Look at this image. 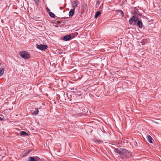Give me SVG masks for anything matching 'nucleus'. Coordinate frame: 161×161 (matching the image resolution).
Listing matches in <instances>:
<instances>
[{"label":"nucleus","mask_w":161,"mask_h":161,"mask_svg":"<svg viewBox=\"0 0 161 161\" xmlns=\"http://www.w3.org/2000/svg\"><path fill=\"white\" fill-rule=\"evenodd\" d=\"M35 158L37 160V161H39L38 160L40 159V158L39 157H36Z\"/></svg>","instance_id":"obj_20"},{"label":"nucleus","mask_w":161,"mask_h":161,"mask_svg":"<svg viewBox=\"0 0 161 161\" xmlns=\"http://www.w3.org/2000/svg\"><path fill=\"white\" fill-rule=\"evenodd\" d=\"M20 56L25 59H27L31 57L30 54L27 52L22 51L19 53Z\"/></svg>","instance_id":"obj_3"},{"label":"nucleus","mask_w":161,"mask_h":161,"mask_svg":"<svg viewBox=\"0 0 161 161\" xmlns=\"http://www.w3.org/2000/svg\"><path fill=\"white\" fill-rule=\"evenodd\" d=\"M114 152L121 156H124L126 158L131 155V152L124 148H115Z\"/></svg>","instance_id":"obj_1"},{"label":"nucleus","mask_w":161,"mask_h":161,"mask_svg":"<svg viewBox=\"0 0 161 161\" xmlns=\"http://www.w3.org/2000/svg\"><path fill=\"white\" fill-rule=\"evenodd\" d=\"M101 14L100 11H98L95 14V18H97Z\"/></svg>","instance_id":"obj_14"},{"label":"nucleus","mask_w":161,"mask_h":161,"mask_svg":"<svg viewBox=\"0 0 161 161\" xmlns=\"http://www.w3.org/2000/svg\"><path fill=\"white\" fill-rule=\"evenodd\" d=\"M147 138L148 140V141L150 143H152L153 142L152 140L153 139L152 137L148 135L147 136Z\"/></svg>","instance_id":"obj_10"},{"label":"nucleus","mask_w":161,"mask_h":161,"mask_svg":"<svg viewBox=\"0 0 161 161\" xmlns=\"http://www.w3.org/2000/svg\"><path fill=\"white\" fill-rule=\"evenodd\" d=\"M20 134L21 136H26L28 135V134L26 133L25 131H21L20 132Z\"/></svg>","instance_id":"obj_12"},{"label":"nucleus","mask_w":161,"mask_h":161,"mask_svg":"<svg viewBox=\"0 0 161 161\" xmlns=\"http://www.w3.org/2000/svg\"><path fill=\"white\" fill-rule=\"evenodd\" d=\"M87 6L86 4H84L82 5V8L84 10H86Z\"/></svg>","instance_id":"obj_15"},{"label":"nucleus","mask_w":161,"mask_h":161,"mask_svg":"<svg viewBox=\"0 0 161 161\" xmlns=\"http://www.w3.org/2000/svg\"><path fill=\"white\" fill-rule=\"evenodd\" d=\"M37 48L41 50H45L47 49V46L45 45L37 44L36 45Z\"/></svg>","instance_id":"obj_4"},{"label":"nucleus","mask_w":161,"mask_h":161,"mask_svg":"<svg viewBox=\"0 0 161 161\" xmlns=\"http://www.w3.org/2000/svg\"><path fill=\"white\" fill-rule=\"evenodd\" d=\"M71 37L70 35H68L64 37L63 39L64 41H68L71 39Z\"/></svg>","instance_id":"obj_5"},{"label":"nucleus","mask_w":161,"mask_h":161,"mask_svg":"<svg viewBox=\"0 0 161 161\" xmlns=\"http://www.w3.org/2000/svg\"><path fill=\"white\" fill-rule=\"evenodd\" d=\"M30 151L29 150L24 151L22 153V156H26L28 155V154L30 153Z\"/></svg>","instance_id":"obj_7"},{"label":"nucleus","mask_w":161,"mask_h":161,"mask_svg":"<svg viewBox=\"0 0 161 161\" xmlns=\"http://www.w3.org/2000/svg\"><path fill=\"white\" fill-rule=\"evenodd\" d=\"M3 120V119L0 117V121H2Z\"/></svg>","instance_id":"obj_22"},{"label":"nucleus","mask_w":161,"mask_h":161,"mask_svg":"<svg viewBox=\"0 0 161 161\" xmlns=\"http://www.w3.org/2000/svg\"><path fill=\"white\" fill-rule=\"evenodd\" d=\"M116 12H119L120 14L121 15L122 17H124V13L123 11L121 10H116Z\"/></svg>","instance_id":"obj_11"},{"label":"nucleus","mask_w":161,"mask_h":161,"mask_svg":"<svg viewBox=\"0 0 161 161\" xmlns=\"http://www.w3.org/2000/svg\"><path fill=\"white\" fill-rule=\"evenodd\" d=\"M59 8H60V9H62V7H60Z\"/></svg>","instance_id":"obj_23"},{"label":"nucleus","mask_w":161,"mask_h":161,"mask_svg":"<svg viewBox=\"0 0 161 161\" xmlns=\"http://www.w3.org/2000/svg\"><path fill=\"white\" fill-rule=\"evenodd\" d=\"M49 16L51 17V18H53L55 17V15L52 12H50L49 13Z\"/></svg>","instance_id":"obj_18"},{"label":"nucleus","mask_w":161,"mask_h":161,"mask_svg":"<svg viewBox=\"0 0 161 161\" xmlns=\"http://www.w3.org/2000/svg\"><path fill=\"white\" fill-rule=\"evenodd\" d=\"M28 161H37V160L33 157H29Z\"/></svg>","instance_id":"obj_9"},{"label":"nucleus","mask_w":161,"mask_h":161,"mask_svg":"<svg viewBox=\"0 0 161 161\" xmlns=\"http://www.w3.org/2000/svg\"><path fill=\"white\" fill-rule=\"evenodd\" d=\"M4 69L3 68H0V77L3 75Z\"/></svg>","instance_id":"obj_13"},{"label":"nucleus","mask_w":161,"mask_h":161,"mask_svg":"<svg viewBox=\"0 0 161 161\" xmlns=\"http://www.w3.org/2000/svg\"><path fill=\"white\" fill-rule=\"evenodd\" d=\"M137 24L138 27L140 28H142V27H143V24H142V22L141 21H140L139 20L137 22Z\"/></svg>","instance_id":"obj_8"},{"label":"nucleus","mask_w":161,"mask_h":161,"mask_svg":"<svg viewBox=\"0 0 161 161\" xmlns=\"http://www.w3.org/2000/svg\"><path fill=\"white\" fill-rule=\"evenodd\" d=\"M47 10L48 11H50V9L49 8H48L47 7Z\"/></svg>","instance_id":"obj_21"},{"label":"nucleus","mask_w":161,"mask_h":161,"mask_svg":"<svg viewBox=\"0 0 161 161\" xmlns=\"http://www.w3.org/2000/svg\"><path fill=\"white\" fill-rule=\"evenodd\" d=\"M39 112L38 109L37 108L36 109V110L34 111V113L32 114L33 115H37Z\"/></svg>","instance_id":"obj_17"},{"label":"nucleus","mask_w":161,"mask_h":161,"mask_svg":"<svg viewBox=\"0 0 161 161\" xmlns=\"http://www.w3.org/2000/svg\"><path fill=\"white\" fill-rule=\"evenodd\" d=\"M40 0H34V1L38 5L39 4V3Z\"/></svg>","instance_id":"obj_19"},{"label":"nucleus","mask_w":161,"mask_h":161,"mask_svg":"<svg viewBox=\"0 0 161 161\" xmlns=\"http://www.w3.org/2000/svg\"><path fill=\"white\" fill-rule=\"evenodd\" d=\"M75 8H74L73 9H71L70 11L69 12V16H72L75 13Z\"/></svg>","instance_id":"obj_6"},{"label":"nucleus","mask_w":161,"mask_h":161,"mask_svg":"<svg viewBox=\"0 0 161 161\" xmlns=\"http://www.w3.org/2000/svg\"><path fill=\"white\" fill-rule=\"evenodd\" d=\"M77 3L76 1H74L72 2V5L73 8H75L76 7L77 5Z\"/></svg>","instance_id":"obj_16"},{"label":"nucleus","mask_w":161,"mask_h":161,"mask_svg":"<svg viewBox=\"0 0 161 161\" xmlns=\"http://www.w3.org/2000/svg\"><path fill=\"white\" fill-rule=\"evenodd\" d=\"M139 20L138 17L136 15H133L129 20V23L133 25H137V23Z\"/></svg>","instance_id":"obj_2"}]
</instances>
